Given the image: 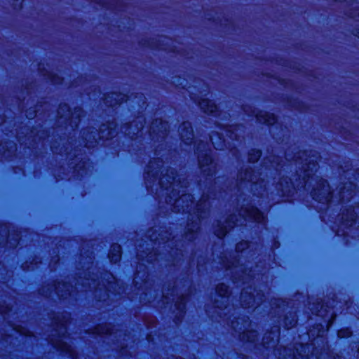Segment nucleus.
Here are the masks:
<instances>
[{
    "mask_svg": "<svg viewBox=\"0 0 359 359\" xmlns=\"http://www.w3.org/2000/svg\"><path fill=\"white\" fill-rule=\"evenodd\" d=\"M169 294L170 293H165V292H163V297L165 299L166 302H167V299H168L167 295Z\"/></svg>",
    "mask_w": 359,
    "mask_h": 359,
    "instance_id": "a19ab883",
    "label": "nucleus"
},
{
    "mask_svg": "<svg viewBox=\"0 0 359 359\" xmlns=\"http://www.w3.org/2000/svg\"><path fill=\"white\" fill-rule=\"evenodd\" d=\"M83 274V273H80ZM84 276H79L74 282V285L70 283L57 282L49 289L61 299H67L74 297L75 292L93 291L95 297H98V301L105 302L109 299L111 294L115 290L118 283L114 275L109 271L97 273L88 272L83 273Z\"/></svg>",
    "mask_w": 359,
    "mask_h": 359,
    "instance_id": "20e7f679",
    "label": "nucleus"
},
{
    "mask_svg": "<svg viewBox=\"0 0 359 359\" xmlns=\"http://www.w3.org/2000/svg\"><path fill=\"white\" fill-rule=\"evenodd\" d=\"M92 334L96 335H112L114 334V328L111 324L105 323L96 325L91 332Z\"/></svg>",
    "mask_w": 359,
    "mask_h": 359,
    "instance_id": "393cba45",
    "label": "nucleus"
},
{
    "mask_svg": "<svg viewBox=\"0 0 359 359\" xmlns=\"http://www.w3.org/2000/svg\"><path fill=\"white\" fill-rule=\"evenodd\" d=\"M203 114H210L216 116L217 115V106L208 99L203 98Z\"/></svg>",
    "mask_w": 359,
    "mask_h": 359,
    "instance_id": "a878e982",
    "label": "nucleus"
},
{
    "mask_svg": "<svg viewBox=\"0 0 359 359\" xmlns=\"http://www.w3.org/2000/svg\"><path fill=\"white\" fill-rule=\"evenodd\" d=\"M122 256V248L119 244L114 243L111 245L108 257L110 262L116 264L121 261Z\"/></svg>",
    "mask_w": 359,
    "mask_h": 359,
    "instance_id": "b1692460",
    "label": "nucleus"
},
{
    "mask_svg": "<svg viewBox=\"0 0 359 359\" xmlns=\"http://www.w3.org/2000/svg\"><path fill=\"white\" fill-rule=\"evenodd\" d=\"M212 144H213V145H214V147H215L216 149H219V150L222 149V147H220L219 145H218V146L215 145V144H214V142H212Z\"/></svg>",
    "mask_w": 359,
    "mask_h": 359,
    "instance_id": "79ce46f5",
    "label": "nucleus"
},
{
    "mask_svg": "<svg viewBox=\"0 0 359 359\" xmlns=\"http://www.w3.org/2000/svg\"><path fill=\"white\" fill-rule=\"evenodd\" d=\"M85 111L80 107H76L73 111L66 103L60 104L57 109V115L60 119L64 118V123L66 126H70L72 130L78 128L81 119L84 116Z\"/></svg>",
    "mask_w": 359,
    "mask_h": 359,
    "instance_id": "ddd939ff",
    "label": "nucleus"
},
{
    "mask_svg": "<svg viewBox=\"0 0 359 359\" xmlns=\"http://www.w3.org/2000/svg\"><path fill=\"white\" fill-rule=\"evenodd\" d=\"M270 132L273 134V136L274 137L275 136L274 133L272 130H271Z\"/></svg>",
    "mask_w": 359,
    "mask_h": 359,
    "instance_id": "a18cd8bd",
    "label": "nucleus"
},
{
    "mask_svg": "<svg viewBox=\"0 0 359 359\" xmlns=\"http://www.w3.org/2000/svg\"><path fill=\"white\" fill-rule=\"evenodd\" d=\"M231 327L239 333V339L243 342L255 343L258 340L259 334L256 330H248L251 326V321L248 316L234 318L231 320Z\"/></svg>",
    "mask_w": 359,
    "mask_h": 359,
    "instance_id": "f8f14e48",
    "label": "nucleus"
},
{
    "mask_svg": "<svg viewBox=\"0 0 359 359\" xmlns=\"http://www.w3.org/2000/svg\"><path fill=\"white\" fill-rule=\"evenodd\" d=\"M121 291H123V289L121 287H118V291L117 292V294H114V295L116 297L117 294L120 295Z\"/></svg>",
    "mask_w": 359,
    "mask_h": 359,
    "instance_id": "58836bf2",
    "label": "nucleus"
},
{
    "mask_svg": "<svg viewBox=\"0 0 359 359\" xmlns=\"http://www.w3.org/2000/svg\"><path fill=\"white\" fill-rule=\"evenodd\" d=\"M145 237L147 241H145L146 250H143L144 243L142 244V241L137 245V257L139 260L145 261L149 264H154L156 262H159L162 259L161 255L157 253L154 250V247L160 248L161 245H163V248L168 245V243L171 238V233L163 227H159L158 229L155 228L149 229Z\"/></svg>",
    "mask_w": 359,
    "mask_h": 359,
    "instance_id": "0eeeda50",
    "label": "nucleus"
},
{
    "mask_svg": "<svg viewBox=\"0 0 359 359\" xmlns=\"http://www.w3.org/2000/svg\"><path fill=\"white\" fill-rule=\"evenodd\" d=\"M236 214L229 215L222 223L221 220L217 221L214 233L219 238H223L232 229L236 226H246L247 222L255 223L266 229L267 217L256 207L252 205H243L238 210Z\"/></svg>",
    "mask_w": 359,
    "mask_h": 359,
    "instance_id": "423d86ee",
    "label": "nucleus"
},
{
    "mask_svg": "<svg viewBox=\"0 0 359 359\" xmlns=\"http://www.w3.org/2000/svg\"><path fill=\"white\" fill-rule=\"evenodd\" d=\"M17 151L15 142L8 140L0 144V160L11 161Z\"/></svg>",
    "mask_w": 359,
    "mask_h": 359,
    "instance_id": "a211bd4d",
    "label": "nucleus"
},
{
    "mask_svg": "<svg viewBox=\"0 0 359 359\" xmlns=\"http://www.w3.org/2000/svg\"><path fill=\"white\" fill-rule=\"evenodd\" d=\"M186 303L187 297L183 294L178 297L175 302V309L178 311L179 315L181 317H183L186 313Z\"/></svg>",
    "mask_w": 359,
    "mask_h": 359,
    "instance_id": "bb28decb",
    "label": "nucleus"
},
{
    "mask_svg": "<svg viewBox=\"0 0 359 359\" xmlns=\"http://www.w3.org/2000/svg\"><path fill=\"white\" fill-rule=\"evenodd\" d=\"M358 353L359 354V346H358Z\"/></svg>",
    "mask_w": 359,
    "mask_h": 359,
    "instance_id": "603ef678",
    "label": "nucleus"
},
{
    "mask_svg": "<svg viewBox=\"0 0 359 359\" xmlns=\"http://www.w3.org/2000/svg\"><path fill=\"white\" fill-rule=\"evenodd\" d=\"M145 118L137 116L130 123H126L121 126V130L132 140L137 139L142 134V130L145 125Z\"/></svg>",
    "mask_w": 359,
    "mask_h": 359,
    "instance_id": "4468645a",
    "label": "nucleus"
},
{
    "mask_svg": "<svg viewBox=\"0 0 359 359\" xmlns=\"http://www.w3.org/2000/svg\"><path fill=\"white\" fill-rule=\"evenodd\" d=\"M262 156V151L259 149H252L248 152V161L255 163L258 161Z\"/></svg>",
    "mask_w": 359,
    "mask_h": 359,
    "instance_id": "cd10ccee",
    "label": "nucleus"
},
{
    "mask_svg": "<svg viewBox=\"0 0 359 359\" xmlns=\"http://www.w3.org/2000/svg\"><path fill=\"white\" fill-rule=\"evenodd\" d=\"M65 153L66 154H68V155L71 154V153H69V152H67V151H65Z\"/></svg>",
    "mask_w": 359,
    "mask_h": 359,
    "instance_id": "49530a36",
    "label": "nucleus"
},
{
    "mask_svg": "<svg viewBox=\"0 0 359 359\" xmlns=\"http://www.w3.org/2000/svg\"><path fill=\"white\" fill-rule=\"evenodd\" d=\"M50 148H51V151H53V153L54 154H61L62 155L63 154V152L62 151V149H60V151L57 149V148L55 146V144H52L50 146Z\"/></svg>",
    "mask_w": 359,
    "mask_h": 359,
    "instance_id": "72a5a7b5",
    "label": "nucleus"
},
{
    "mask_svg": "<svg viewBox=\"0 0 359 359\" xmlns=\"http://www.w3.org/2000/svg\"><path fill=\"white\" fill-rule=\"evenodd\" d=\"M250 245L248 241H242L236 245V252L237 253H243L245 250H248Z\"/></svg>",
    "mask_w": 359,
    "mask_h": 359,
    "instance_id": "c85d7f7f",
    "label": "nucleus"
},
{
    "mask_svg": "<svg viewBox=\"0 0 359 359\" xmlns=\"http://www.w3.org/2000/svg\"><path fill=\"white\" fill-rule=\"evenodd\" d=\"M337 334L339 338H345L351 336L352 332L348 328L341 329L338 331Z\"/></svg>",
    "mask_w": 359,
    "mask_h": 359,
    "instance_id": "c756f323",
    "label": "nucleus"
},
{
    "mask_svg": "<svg viewBox=\"0 0 359 359\" xmlns=\"http://www.w3.org/2000/svg\"><path fill=\"white\" fill-rule=\"evenodd\" d=\"M179 132L180 138L185 144L191 145L193 143L194 133L189 121H184L179 127Z\"/></svg>",
    "mask_w": 359,
    "mask_h": 359,
    "instance_id": "6ab92c4d",
    "label": "nucleus"
},
{
    "mask_svg": "<svg viewBox=\"0 0 359 359\" xmlns=\"http://www.w3.org/2000/svg\"><path fill=\"white\" fill-rule=\"evenodd\" d=\"M171 292H170V294L172 296L174 294V292H175V287H172L171 289Z\"/></svg>",
    "mask_w": 359,
    "mask_h": 359,
    "instance_id": "37998d69",
    "label": "nucleus"
},
{
    "mask_svg": "<svg viewBox=\"0 0 359 359\" xmlns=\"http://www.w3.org/2000/svg\"><path fill=\"white\" fill-rule=\"evenodd\" d=\"M227 321V324L229 325V318H226V319H224V317L222 319V321L224 322V321Z\"/></svg>",
    "mask_w": 359,
    "mask_h": 359,
    "instance_id": "c03bdc74",
    "label": "nucleus"
},
{
    "mask_svg": "<svg viewBox=\"0 0 359 359\" xmlns=\"http://www.w3.org/2000/svg\"><path fill=\"white\" fill-rule=\"evenodd\" d=\"M169 124L161 118H156L151 124L149 132L152 140L164 139L169 132Z\"/></svg>",
    "mask_w": 359,
    "mask_h": 359,
    "instance_id": "dca6fc26",
    "label": "nucleus"
},
{
    "mask_svg": "<svg viewBox=\"0 0 359 359\" xmlns=\"http://www.w3.org/2000/svg\"><path fill=\"white\" fill-rule=\"evenodd\" d=\"M294 156H291L289 151L285 153L284 162L278 156L270 155L263 159L261 168L255 171L251 168H246L244 171H240L238 174V186L245 187L250 189L253 196L263 197L268 194V185L269 179L275 180L278 177L279 181L276 184L275 188L277 194H280L282 189L287 186L286 182L290 183V180L294 183L299 182L304 175L306 170L312 166L310 164L311 156L315 152L317 153L320 161L319 153L315 150L297 151ZM319 167V165L318 164ZM290 184H289L290 185Z\"/></svg>",
    "mask_w": 359,
    "mask_h": 359,
    "instance_id": "f03ea898",
    "label": "nucleus"
},
{
    "mask_svg": "<svg viewBox=\"0 0 359 359\" xmlns=\"http://www.w3.org/2000/svg\"><path fill=\"white\" fill-rule=\"evenodd\" d=\"M53 82H54L55 83H57V84H60V83H62V79L58 78L57 80H53Z\"/></svg>",
    "mask_w": 359,
    "mask_h": 359,
    "instance_id": "4c0bfd02",
    "label": "nucleus"
},
{
    "mask_svg": "<svg viewBox=\"0 0 359 359\" xmlns=\"http://www.w3.org/2000/svg\"><path fill=\"white\" fill-rule=\"evenodd\" d=\"M358 219L359 230V204L343 210L335 219L331 229L335 231L337 236L346 237L348 234V231H351V228L355 224Z\"/></svg>",
    "mask_w": 359,
    "mask_h": 359,
    "instance_id": "1a4fd4ad",
    "label": "nucleus"
},
{
    "mask_svg": "<svg viewBox=\"0 0 359 359\" xmlns=\"http://www.w3.org/2000/svg\"><path fill=\"white\" fill-rule=\"evenodd\" d=\"M6 123V118L4 116H0V125Z\"/></svg>",
    "mask_w": 359,
    "mask_h": 359,
    "instance_id": "e433bc0d",
    "label": "nucleus"
},
{
    "mask_svg": "<svg viewBox=\"0 0 359 359\" xmlns=\"http://www.w3.org/2000/svg\"><path fill=\"white\" fill-rule=\"evenodd\" d=\"M163 161L160 158L151 159L147 165L144 180L148 191L153 192L154 185L156 194L165 191V201L171 205V210L176 213L189 214L188 219L194 217L191 213L194 207V197L186 193L188 182L181 181L177 171L173 168L163 170Z\"/></svg>",
    "mask_w": 359,
    "mask_h": 359,
    "instance_id": "7ed1b4c3",
    "label": "nucleus"
},
{
    "mask_svg": "<svg viewBox=\"0 0 359 359\" xmlns=\"http://www.w3.org/2000/svg\"><path fill=\"white\" fill-rule=\"evenodd\" d=\"M26 116L29 119L34 118L35 116H36V110H34L32 112L27 111Z\"/></svg>",
    "mask_w": 359,
    "mask_h": 359,
    "instance_id": "f704fd0d",
    "label": "nucleus"
},
{
    "mask_svg": "<svg viewBox=\"0 0 359 359\" xmlns=\"http://www.w3.org/2000/svg\"><path fill=\"white\" fill-rule=\"evenodd\" d=\"M240 261L236 257L231 259L226 258L222 260V263L227 275L230 276L233 283L249 284L242 289L240 297L241 306L245 309L254 307V311L261 314L262 311H266L265 309L268 308L269 304V316L278 323L273 326L270 332L264 334L262 344L263 347L272 348L277 359H344L341 355H332L325 337L326 332L334 323L337 316L333 312L330 313L331 309L318 299L312 304L309 302V309L313 315L321 317L322 320L316 323L305 334L299 336L300 339L303 338L310 343H296L292 348L281 346L277 347L280 339V325H283L286 330L294 327L297 324V313L295 311H287L290 302L283 299L273 298L267 302L263 291L257 290L252 286L254 280L259 278V273H256L251 269H247Z\"/></svg>",
    "mask_w": 359,
    "mask_h": 359,
    "instance_id": "f257e3e1",
    "label": "nucleus"
},
{
    "mask_svg": "<svg viewBox=\"0 0 359 359\" xmlns=\"http://www.w3.org/2000/svg\"><path fill=\"white\" fill-rule=\"evenodd\" d=\"M203 207L205 205L206 201L210 198V196L208 194V191H206V181H207V177L210 176L212 177L215 175V171L212 172L211 173L208 172L207 169L205 168V165L209 164V163H211V158L210 156H208L207 154H203ZM205 215V210L203 209V215ZM205 217L203 216V218Z\"/></svg>",
    "mask_w": 359,
    "mask_h": 359,
    "instance_id": "aec40b11",
    "label": "nucleus"
},
{
    "mask_svg": "<svg viewBox=\"0 0 359 359\" xmlns=\"http://www.w3.org/2000/svg\"><path fill=\"white\" fill-rule=\"evenodd\" d=\"M253 114L259 123L268 126H273L277 123V118L273 114L266 111L254 112Z\"/></svg>",
    "mask_w": 359,
    "mask_h": 359,
    "instance_id": "4be33fe9",
    "label": "nucleus"
},
{
    "mask_svg": "<svg viewBox=\"0 0 359 359\" xmlns=\"http://www.w3.org/2000/svg\"><path fill=\"white\" fill-rule=\"evenodd\" d=\"M198 164L199 168H202V161L198 158Z\"/></svg>",
    "mask_w": 359,
    "mask_h": 359,
    "instance_id": "ea45409f",
    "label": "nucleus"
},
{
    "mask_svg": "<svg viewBox=\"0 0 359 359\" xmlns=\"http://www.w3.org/2000/svg\"><path fill=\"white\" fill-rule=\"evenodd\" d=\"M118 135V125L114 121H107L102 123L99 130L94 127H89L82 130V140L85 147L94 148L100 140H111Z\"/></svg>",
    "mask_w": 359,
    "mask_h": 359,
    "instance_id": "6e6552de",
    "label": "nucleus"
},
{
    "mask_svg": "<svg viewBox=\"0 0 359 359\" xmlns=\"http://www.w3.org/2000/svg\"><path fill=\"white\" fill-rule=\"evenodd\" d=\"M311 158H312L310 161V164L312 166L310 169L304 170L305 173L302 180L297 183H294L290 180V185L288 182H286L287 186L285 189H282V192L278 195L287 198L284 201H290L289 198L292 197L298 191H310L312 198L325 206L324 209L327 214L333 199L332 192L327 181L316 175L318 170L319 156L318 154L314 152Z\"/></svg>",
    "mask_w": 359,
    "mask_h": 359,
    "instance_id": "39448f33",
    "label": "nucleus"
},
{
    "mask_svg": "<svg viewBox=\"0 0 359 359\" xmlns=\"http://www.w3.org/2000/svg\"><path fill=\"white\" fill-rule=\"evenodd\" d=\"M198 210L199 209H198L197 213L196 215V219L187 224V231L185 232L186 237H188L189 235L190 234V238L191 239L195 238V234L200 229L202 215L201 212H200Z\"/></svg>",
    "mask_w": 359,
    "mask_h": 359,
    "instance_id": "412c9836",
    "label": "nucleus"
},
{
    "mask_svg": "<svg viewBox=\"0 0 359 359\" xmlns=\"http://www.w3.org/2000/svg\"><path fill=\"white\" fill-rule=\"evenodd\" d=\"M346 173L347 175H348V170H346Z\"/></svg>",
    "mask_w": 359,
    "mask_h": 359,
    "instance_id": "3c124183",
    "label": "nucleus"
},
{
    "mask_svg": "<svg viewBox=\"0 0 359 359\" xmlns=\"http://www.w3.org/2000/svg\"><path fill=\"white\" fill-rule=\"evenodd\" d=\"M74 156H76L77 158V155L76 154V151L74 153Z\"/></svg>",
    "mask_w": 359,
    "mask_h": 359,
    "instance_id": "8fccbe9b",
    "label": "nucleus"
},
{
    "mask_svg": "<svg viewBox=\"0 0 359 359\" xmlns=\"http://www.w3.org/2000/svg\"><path fill=\"white\" fill-rule=\"evenodd\" d=\"M353 175L354 180L359 182V168L354 171Z\"/></svg>",
    "mask_w": 359,
    "mask_h": 359,
    "instance_id": "c9c22d12",
    "label": "nucleus"
},
{
    "mask_svg": "<svg viewBox=\"0 0 359 359\" xmlns=\"http://www.w3.org/2000/svg\"><path fill=\"white\" fill-rule=\"evenodd\" d=\"M4 230L5 231V235L6 236V243L8 242V238L10 237V235H7L10 233V230L6 225H0V231Z\"/></svg>",
    "mask_w": 359,
    "mask_h": 359,
    "instance_id": "473e14b6",
    "label": "nucleus"
},
{
    "mask_svg": "<svg viewBox=\"0 0 359 359\" xmlns=\"http://www.w3.org/2000/svg\"><path fill=\"white\" fill-rule=\"evenodd\" d=\"M357 186L352 182H348L340 187L336 201L338 203L348 202L355 196Z\"/></svg>",
    "mask_w": 359,
    "mask_h": 359,
    "instance_id": "f3484780",
    "label": "nucleus"
},
{
    "mask_svg": "<svg viewBox=\"0 0 359 359\" xmlns=\"http://www.w3.org/2000/svg\"><path fill=\"white\" fill-rule=\"evenodd\" d=\"M215 290L218 296L221 298V300L216 299L215 301V307L222 311V314H224L225 317L227 313L229 312L228 306L231 292L229 286L224 283H219L217 285Z\"/></svg>",
    "mask_w": 359,
    "mask_h": 359,
    "instance_id": "2eb2a0df",
    "label": "nucleus"
},
{
    "mask_svg": "<svg viewBox=\"0 0 359 359\" xmlns=\"http://www.w3.org/2000/svg\"><path fill=\"white\" fill-rule=\"evenodd\" d=\"M102 99L104 104L111 108L120 106L123 103H127L129 101L141 108H143L146 104V97L144 94L140 93H131L128 95L121 93L111 92L104 95Z\"/></svg>",
    "mask_w": 359,
    "mask_h": 359,
    "instance_id": "9b49d317",
    "label": "nucleus"
},
{
    "mask_svg": "<svg viewBox=\"0 0 359 359\" xmlns=\"http://www.w3.org/2000/svg\"><path fill=\"white\" fill-rule=\"evenodd\" d=\"M91 167V163L88 159L81 158V160L73 167V172L76 176L86 175Z\"/></svg>",
    "mask_w": 359,
    "mask_h": 359,
    "instance_id": "5701e85b",
    "label": "nucleus"
},
{
    "mask_svg": "<svg viewBox=\"0 0 359 359\" xmlns=\"http://www.w3.org/2000/svg\"><path fill=\"white\" fill-rule=\"evenodd\" d=\"M323 219V220H325V217L324 216H320Z\"/></svg>",
    "mask_w": 359,
    "mask_h": 359,
    "instance_id": "09e8293b",
    "label": "nucleus"
},
{
    "mask_svg": "<svg viewBox=\"0 0 359 359\" xmlns=\"http://www.w3.org/2000/svg\"><path fill=\"white\" fill-rule=\"evenodd\" d=\"M11 308H9L8 306L0 304V314L4 316V318H6V316L8 315V313L11 311Z\"/></svg>",
    "mask_w": 359,
    "mask_h": 359,
    "instance_id": "7c9ffc66",
    "label": "nucleus"
},
{
    "mask_svg": "<svg viewBox=\"0 0 359 359\" xmlns=\"http://www.w3.org/2000/svg\"><path fill=\"white\" fill-rule=\"evenodd\" d=\"M203 310H205V313H207V312H208V311H207L206 308H203Z\"/></svg>",
    "mask_w": 359,
    "mask_h": 359,
    "instance_id": "de8ad7c7",
    "label": "nucleus"
},
{
    "mask_svg": "<svg viewBox=\"0 0 359 359\" xmlns=\"http://www.w3.org/2000/svg\"><path fill=\"white\" fill-rule=\"evenodd\" d=\"M20 238L21 235L19 232H17L13 235V239L14 240V243L12 244L13 247L15 248L19 245Z\"/></svg>",
    "mask_w": 359,
    "mask_h": 359,
    "instance_id": "2f4dec72",
    "label": "nucleus"
},
{
    "mask_svg": "<svg viewBox=\"0 0 359 359\" xmlns=\"http://www.w3.org/2000/svg\"><path fill=\"white\" fill-rule=\"evenodd\" d=\"M52 323L55 334L49 339V342L57 350L74 357V353L71 346L64 341L67 334V319L63 316L60 318V316H57L56 318H54Z\"/></svg>",
    "mask_w": 359,
    "mask_h": 359,
    "instance_id": "9d476101",
    "label": "nucleus"
}]
</instances>
